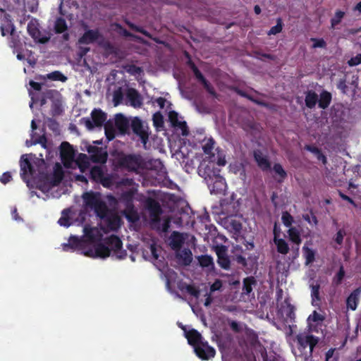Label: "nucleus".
<instances>
[{"label":"nucleus","mask_w":361,"mask_h":361,"mask_svg":"<svg viewBox=\"0 0 361 361\" xmlns=\"http://www.w3.org/2000/svg\"><path fill=\"white\" fill-rule=\"evenodd\" d=\"M84 206L86 209L94 210L101 219L99 228L85 226L84 235L79 238L71 235L68 243L62 244L66 252L80 250L88 257L106 258L110 255L121 259L126 252L122 250V243L116 235H111L102 243L104 234L110 231H116L121 226V218L116 214H109L107 207L102 195L97 192H86L82 195Z\"/></svg>","instance_id":"f257e3e1"},{"label":"nucleus","mask_w":361,"mask_h":361,"mask_svg":"<svg viewBox=\"0 0 361 361\" xmlns=\"http://www.w3.org/2000/svg\"><path fill=\"white\" fill-rule=\"evenodd\" d=\"M184 331L188 343L194 348L196 355L202 360H209L215 355V350L202 339L201 334L195 329L187 330L185 326H180Z\"/></svg>","instance_id":"f03ea898"},{"label":"nucleus","mask_w":361,"mask_h":361,"mask_svg":"<svg viewBox=\"0 0 361 361\" xmlns=\"http://www.w3.org/2000/svg\"><path fill=\"white\" fill-rule=\"evenodd\" d=\"M199 173L204 178L212 194L223 193L226 189L225 179L220 176L219 171L214 166H204L202 163L199 167Z\"/></svg>","instance_id":"7ed1b4c3"},{"label":"nucleus","mask_w":361,"mask_h":361,"mask_svg":"<svg viewBox=\"0 0 361 361\" xmlns=\"http://www.w3.org/2000/svg\"><path fill=\"white\" fill-rule=\"evenodd\" d=\"M61 157L64 166L67 168L78 166L82 173L90 168V158L86 154H80L75 160V152L68 142H63L61 145Z\"/></svg>","instance_id":"20e7f679"},{"label":"nucleus","mask_w":361,"mask_h":361,"mask_svg":"<svg viewBox=\"0 0 361 361\" xmlns=\"http://www.w3.org/2000/svg\"><path fill=\"white\" fill-rule=\"evenodd\" d=\"M146 208L151 226L158 231L166 232L169 228L170 219L169 217L160 218L161 208L158 202L152 199H147Z\"/></svg>","instance_id":"39448f33"},{"label":"nucleus","mask_w":361,"mask_h":361,"mask_svg":"<svg viewBox=\"0 0 361 361\" xmlns=\"http://www.w3.org/2000/svg\"><path fill=\"white\" fill-rule=\"evenodd\" d=\"M202 148L204 154V159L209 161L207 166H214L216 164L218 166H225L226 161L224 152L215 147V142L212 138H206L202 141Z\"/></svg>","instance_id":"423d86ee"},{"label":"nucleus","mask_w":361,"mask_h":361,"mask_svg":"<svg viewBox=\"0 0 361 361\" xmlns=\"http://www.w3.org/2000/svg\"><path fill=\"white\" fill-rule=\"evenodd\" d=\"M63 177V171L59 164H56L54 167V173L49 182L40 185V190L46 194L47 197L59 198L61 195V190H59L58 184Z\"/></svg>","instance_id":"0eeeda50"},{"label":"nucleus","mask_w":361,"mask_h":361,"mask_svg":"<svg viewBox=\"0 0 361 361\" xmlns=\"http://www.w3.org/2000/svg\"><path fill=\"white\" fill-rule=\"evenodd\" d=\"M130 126L129 120L121 114L115 116L113 120H109L104 126L105 134L109 140H113L116 132L124 133Z\"/></svg>","instance_id":"6e6552de"},{"label":"nucleus","mask_w":361,"mask_h":361,"mask_svg":"<svg viewBox=\"0 0 361 361\" xmlns=\"http://www.w3.org/2000/svg\"><path fill=\"white\" fill-rule=\"evenodd\" d=\"M20 176L21 178L27 182L29 185L27 178L31 177L35 178L37 173L35 166H37L32 154L22 155L20 161Z\"/></svg>","instance_id":"1a4fd4ad"},{"label":"nucleus","mask_w":361,"mask_h":361,"mask_svg":"<svg viewBox=\"0 0 361 361\" xmlns=\"http://www.w3.org/2000/svg\"><path fill=\"white\" fill-rule=\"evenodd\" d=\"M106 120V114L99 109H94L91 114L90 118H83L82 123L88 130L94 127H101Z\"/></svg>","instance_id":"9d476101"},{"label":"nucleus","mask_w":361,"mask_h":361,"mask_svg":"<svg viewBox=\"0 0 361 361\" xmlns=\"http://www.w3.org/2000/svg\"><path fill=\"white\" fill-rule=\"evenodd\" d=\"M133 132L140 137L145 148H146L149 133L147 123L137 117H135L130 122Z\"/></svg>","instance_id":"9b49d317"},{"label":"nucleus","mask_w":361,"mask_h":361,"mask_svg":"<svg viewBox=\"0 0 361 361\" xmlns=\"http://www.w3.org/2000/svg\"><path fill=\"white\" fill-rule=\"evenodd\" d=\"M90 176L92 178L98 183H101L106 188H111L113 185V177L106 176L104 168L102 166H94L91 168Z\"/></svg>","instance_id":"f8f14e48"},{"label":"nucleus","mask_w":361,"mask_h":361,"mask_svg":"<svg viewBox=\"0 0 361 361\" xmlns=\"http://www.w3.org/2000/svg\"><path fill=\"white\" fill-rule=\"evenodd\" d=\"M119 185L122 188V199L130 201L137 192V185L132 179L126 178L120 182Z\"/></svg>","instance_id":"ddd939ff"},{"label":"nucleus","mask_w":361,"mask_h":361,"mask_svg":"<svg viewBox=\"0 0 361 361\" xmlns=\"http://www.w3.org/2000/svg\"><path fill=\"white\" fill-rule=\"evenodd\" d=\"M298 342L303 350L308 348V354L312 355L314 347L318 343V339L310 333L304 332L298 336Z\"/></svg>","instance_id":"4468645a"},{"label":"nucleus","mask_w":361,"mask_h":361,"mask_svg":"<svg viewBox=\"0 0 361 361\" xmlns=\"http://www.w3.org/2000/svg\"><path fill=\"white\" fill-rule=\"evenodd\" d=\"M27 29L29 35L35 42L44 43L48 40L46 36L42 35L39 30L38 23L35 20H32L29 22Z\"/></svg>","instance_id":"2eb2a0df"},{"label":"nucleus","mask_w":361,"mask_h":361,"mask_svg":"<svg viewBox=\"0 0 361 361\" xmlns=\"http://www.w3.org/2000/svg\"><path fill=\"white\" fill-rule=\"evenodd\" d=\"M188 238V235L187 234L174 231L169 238V245L173 250L176 251L180 249Z\"/></svg>","instance_id":"dca6fc26"},{"label":"nucleus","mask_w":361,"mask_h":361,"mask_svg":"<svg viewBox=\"0 0 361 361\" xmlns=\"http://www.w3.org/2000/svg\"><path fill=\"white\" fill-rule=\"evenodd\" d=\"M169 119L173 126L180 129L182 135L185 136L188 134L186 123L183 121L182 118L176 112L170 111L169 113Z\"/></svg>","instance_id":"f3484780"},{"label":"nucleus","mask_w":361,"mask_h":361,"mask_svg":"<svg viewBox=\"0 0 361 361\" xmlns=\"http://www.w3.org/2000/svg\"><path fill=\"white\" fill-rule=\"evenodd\" d=\"M87 151L91 154L93 162L104 163L106 161L107 154L102 148H97L94 146H90Z\"/></svg>","instance_id":"a211bd4d"},{"label":"nucleus","mask_w":361,"mask_h":361,"mask_svg":"<svg viewBox=\"0 0 361 361\" xmlns=\"http://www.w3.org/2000/svg\"><path fill=\"white\" fill-rule=\"evenodd\" d=\"M11 47L14 48L13 52L16 53V57L18 60L21 61L26 59L27 63L32 66L36 63V59L35 57L32 56V52L30 51L26 50L23 51H19L17 49L16 44L14 41L11 42Z\"/></svg>","instance_id":"6ab92c4d"},{"label":"nucleus","mask_w":361,"mask_h":361,"mask_svg":"<svg viewBox=\"0 0 361 361\" xmlns=\"http://www.w3.org/2000/svg\"><path fill=\"white\" fill-rule=\"evenodd\" d=\"M122 164L130 171H137L141 165V159L135 155L126 156L123 158Z\"/></svg>","instance_id":"aec40b11"},{"label":"nucleus","mask_w":361,"mask_h":361,"mask_svg":"<svg viewBox=\"0 0 361 361\" xmlns=\"http://www.w3.org/2000/svg\"><path fill=\"white\" fill-rule=\"evenodd\" d=\"M223 283L219 279H216L210 286L209 292L205 294V301L204 305L208 307L211 305L213 301L212 294L216 291L222 290Z\"/></svg>","instance_id":"412c9836"},{"label":"nucleus","mask_w":361,"mask_h":361,"mask_svg":"<svg viewBox=\"0 0 361 361\" xmlns=\"http://www.w3.org/2000/svg\"><path fill=\"white\" fill-rule=\"evenodd\" d=\"M160 247H158L154 243L147 245L143 252V256L145 259H158L160 252Z\"/></svg>","instance_id":"4be33fe9"},{"label":"nucleus","mask_w":361,"mask_h":361,"mask_svg":"<svg viewBox=\"0 0 361 361\" xmlns=\"http://www.w3.org/2000/svg\"><path fill=\"white\" fill-rule=\"evenodd\" d=\"M311 290L312 305L314 307H319L321 303V297L319 293L320 285L318 283L310 285Z\"/></svg>","instance_id":"5701e85b"},{"label":"nucleus","mask_w":361,"mask_h":361,"mask_svg":"<svg viewBox=\"0 0 361 361\" xmlns=\"http://www.w3.org/2000/svg\"><path fill=\"white\" fill-rule=\"evenodd\" d=\"M1 35L5 36L8 34L13 35L14 27L11 20L8 18L5 14L4 17H1Z\"/></svg>","instance_id":"b1692460"},{"label":"nucleus","mask_w":361,"mask_h":361,"mask_svg":"<svg viewBox=\"0 0 361 361\" xmlns=\"http://www.w3.org/2000/svg\"><path fill=\"white\" fill-rule=\"evenodd\" d=\"M360 292L361 290L356 289L348 296L346 300L348 309H350L351 310H356Z\"/></svg>","instance_id":"393cba45"},{"label":"nucleus","mask_w":361,"mask_h":361,"mask_svg":"<svg viewBox=\"0 0 361 361\" xmlns=\"http://www.w3.org/2000/svg\"><path fill=\"white\" fill-rule=\"evenodd\" d=\"M31 128H32V133H31V140H27L25 144L27 147H30L33 145H36L37 143H39L42 145L43 147H46L45 142L46 139L44 136L40 137L39 139L35 138L33 131L37 128V126L35 124V120H32L31 122Z\"/></svg>","instance_id":"a878e982"},{"label":"nucleus","mask_w":361,"mask_h":361,"mask_svg":"<svg viewBox=\"0 0 361 361\" xmlns=\"http://www.w3.org/2000/svg\"><path fill=\"white\" fill-rule=\"evenodd\" d=\"M99 37V34L97 30H88L79 39L80 44H90L97 41Z\"/></svg>","instance_id":"bb28decb"},{"label":"nucleus","mask_w":361,"mask_h":361,"mask_svg":"<svg viewBox=\"0 0 361 361\" xmlns=\"http://www.w3.org/2000/svg\"><path fill=\"white\" fill-rule=\"evenodd\" d=\"M127 99L129 104L134 107H140L142 104V99L137 91L130 90L127 94Z\"/></svg>","instance_id":"cd10ccee"},{"label":"nucleus","mask_w":361,"mask_h":361,"mask_svg":"<svg viewBox=\"0 0 361 361\" xmlns=\"http://www.w3.org/2000/svg\"><path fill=\"white\" fill-rule=\"evenodd\" d=\"M147 167L157 172L160 176H164L166 173L165 168L160 159H152L149 161Z\"/></svg>","instance_id":"c85d7f7f"},{"label":"nucleus","mask_w":361,"mask_h":361,"mask_svg":"<svg viewBox=\"0 0 361 361\" xmlns=\"http://www.w3.org/2000/svg\"><path fill=\"white\" fill-rule=\"evenodd\" d=\"M176 252L177 257L181 260L184 264H189L192 261V252L188 248L178 250Z\"/></svg>","instance_id":"c756f323"},{"label":"nucleus","mask_w":361,"mask_h":361,"mask_svg":"<svg viewBox=\"0 0 361 361\" xmlns=\"http://www.w3.org/2000/svg\"><path fill=\"white\" fill-rule=\"evenodd\" d=\"M274 243L276 245L277 250L279 252H280L281 254H287L288 253V252L289 250L288 245L284 240L278 238L277 234H276V226L274 228Z\"/></svg>","instance_id":"7c9ffc66"},{"label":"nucleus","mask_w":361,"mask_h":361,"mask_svg":"<svg viewBox=\"0 0 361 361\" xmlns=\"http://www.w3.org/2000/svg\"><path fill=\"white\" fill-rule=\"evenodd\" d=\"M198 262L200 266L205 268L207 271H211L214 269V264L213 259L209 255H202L198 257Z\"/></svg>","instance_id":"2f4dec72"},{"label":"nucleus","mask_w":361,"mask_h":361,"mask_svg":"<svg viewBox=\"0 0 361 361\" xmlns=\"http://www.w3.org/2000/svg\"><path fill=\"white\" fill-rule=\"evenodd\" d=\"M254 157L259 166L261 169H262L263 170H266L269 168V163L266 157L262 154V152H261L259 150L255 151L254 152Z\"/></svg>","instance_id":"473e14b6"},{"label":"nucleus","mask_w":361,"mask_h":361,"mask_svg":"<svg viewBox=\"0 0 361 361\" xmlns=\"http://www.w3.org/2000/svg\"><path fill=\"white\" fill-rule=\"evenodd\" d=\"M318 102V96L317 94L312 91H309L305 97V104L306 106L309 108H313L315 106L316 104Z\"/></svg>","instance_id":"72a5a7b5"},{"label":"nucleus","mask_w":361,"mask_h":361,"mask_svg":"<svg viewBox=\"0 0 361 361\" xmlns=\"http://www.w3.org/2000/svg\"><path fill=\"white\" fill-rule=\"evenodd\" d=\"M331 99V94L324 91L321 93L319 99H318L319 106L322 109H326L330 104Z\"/></svg>","instance_id":"f704fd0d"},{"label":"nucleus","mask_w":361,"mask_h":361,"mask_svg":"<svg viewBox=\"0 0 361 361\" xmlns=\"http://www.w3.org/2000/svg\"><path fill=\"white\" fill-rule=\"evenodd\" d=\"M44 78L61 82H65L67 80V78L60 71H54L50 73H48L45 76H44Z\"/></svg>","instance_id":"c9c22d12"},{"label":"nucleus","mask_w":361,"mask_h":361,"mask_svg":"<svg viewBox=\"0 0 361 361\" xmlns=\"http://www.w3.org/2000/svg\"><path fill=\"white\" fill-rule=\"evenodd\" d=\"M288 235H289L290 240L293 243H294L297 245L300 244V243H301L300 234L299 231L296 228H294V227L290 228L288 230Z\"/></svg>","instance_id":"e433bc0d"},{"label":"nucleus","mask_w":361,"mask_h":361,"mask_svg":"<svg viewBox=\"0 0 361 361\" xmlns=\"http://www.w3.org/2000/svg\"><path fill=\"white\" fill-rule=\"evenodd\" d=\"M255 280L252 277H248L243 281V294L249 295L252 291V285Z\"/></svg>","instance_id":"4c0bfd02"},{"label":"nucleus","mask_w":361,"mask_h":361,"mask_svg":"<svg viewBox=\"0 0 361 361\" xmlns=\"http://www.w3.org/2000/svg\"><path fill=\"white\" fill-rule=\"evenodd\" d=\"M193 72H194V74L195 75V77L202 82V84L204 85V87L206 88V90L210 92L211 94H213V90H212V88L211 87V86L208 84V82H207V80L204 78L203 75H202V73L197 70V68L196 67H193Z\"/></svg>","instance_id":"58836bf2"},{"label":"nucleus","mask_w":361,"mask_h":361,"mask_svg":"<svg viewBox=\"0 0 361 361\" xmlns=\"http://www.w3.org/2000/svg\"><path fill=\"white\" fill-rule=\"evenodd\" d=\"M273 170L276 175H277L279 177L276 178L277 180L279 182H282L284 178L286 177V172L283 169L281 165L276 164L274 166Z\"/></svg>","instance_id":"ea45409f"},{"label":"nucleus","mask_w":361,"mask_h":361,"mask_svg":"<svg viewBox=\"0 0 361 361\" xmlns=\"http://www.w3.org/2000/svg\"><path fill=\"white\" fill-rule=\"evenodd\" d=\"M226 223L228 224L231 228L235 231H239L241 229L242 226L240 222L233 216L228 217L226 219Z\"/></svg>","instance_id":"a19ab883"},{"label":"nucleus","mask_w":361,"mask_h":361,"mask_svg":"<svg viewBox=\"0 0 361 361\" xmlns=\"http://www.w3.org/2000/svg\"><path fill=\"white\" fill-rule=\"evenodd\" d=\"M67 29L66 20L61 18H58L55 23V30L58 33H63Z\"/></svg>","instance_id":"79ce46f5"},{"label":"nucleus","mask_w":361,"mask_h":361,"mask_svg":"<svg viewBox=\"0 0 361 361\" xmlns=\"http://www.w3.org/2000/svg\"><path fill=\"white\" fill-rule=\"evenodd\" d=\"M125 216L130 222H135L139 219V214L134 209H129L125 212Z\"/></svg>","instance_id":"37998d69"},{"label":"nucleus","mask_w":361,"mask_h":361,"mask_svg":"<svg viewBox=\"0 0 361 361\" xmlns=\"http://www.w3.org/2000/svg\"><path fill=\"white\" fill-rule=\"evenodd\" d=\"M153 123L156 128L159 129L163 127L164 121L163 116L159 112H157L154 114L153 117Z\"/></svg>","instance_id":"c03bdc74"},{"label":"nucleus","mask_w":361,"mask_h":361,"mask_svg":"<svg viewBox=\"0 0 361 361\" xmlns=\"http://www.w3.org/2000/svg\"><path fill=\"white\" fill-rule=\"evenodd\" d=\"M304 256L306 259V263H312L314 259V252L307 247H303Z\"/></svg>","instance_id":"a18cd8bd"},{"label":"nucleus","mask_w":361,"mask_h":361,"mask_svg":"<svg viewBox=\"0 0 361 361\" xmlns=\"http://www.w3.org/2000/svg\"><path fill=\"white\" fill-rule=\"evenodd\" d=\"M344 15L345 13L341 11H338L336 12L335 16H334V18H332L331 20L332 28H335L336 26L341 23Z\"/></svg>","instance_id":"49530a36"},{"label":"nucleus","mask_w":361,"mask_h":361,"mask_svg":"<svg viewBox=\"0 0 361 361\" xmlns=\"http://www.w3.org/2000/svg\"><path fill=\"white\" fill-rule=\"evenodd\" d=\"M58 223L61 226L68 227L71 223L69 221V216L66 211H63L61 217L59 219Z\"/></svg>","instance_id":"de8ad7c7"},{"label":"nucleus","mask_w":361,"mask_h":361,"mask_svg":"<svg viewBox=\"0 0 361 361\" xmlns=\"http://www.w3.org/2000/svg\"><path fill=\"white\" fill-rule=\"evenodd\" d=\"M126 71L130 73L131 75L137 77L141 75V74L142 73V68L134 65L129 66L127 68Z\"/></svg>","instance_id":"09e8293b"},{"label":"nucleus","mask_w":361,"mask_h":361,"mask_svg":"<svg viewBox=\"0 0 361 361\" xmlns=\"http://www.w3.org/2000/svg\"><path fill=\"white\" fill-rule=\"evenodd\" d=\"M345 276V271L343 267H340L338 272L333 279V283L336 285H338L341 283Z\"/></svg>","instance_id":"8fccbe9b"},{"label":"nucleus","mask_w":361,"mask_h":361,"mask_svg":"<svg viewBox=\"0 0 361 361\" xmlns=\"http://www.w3.org/2000/svg\"><path fill=\"white\" fill-rule=\"evenodd\" d=\"M282 30V23H281V20L280 18H279L277 20V24L272 27L269 31L268 32V35H276L279 32H281Z\"/></svg>","instance_id":"3c124183"},{"label":"nucleus","mask_w":361,"mask_h":361,"mask_svg":"<svg viewBox=\"0 0 361 361\" xmlns=\"http://www.w3.org/2000/svg\"><path fill=\"white\" fill-rule=\"evenodd\" d=\"M185 290L189 294L194 296L195 298H199L200 290L195 286L192 285H187L185 287Z\"/></svg>","instance_id":"603ef678"},{"label":"nucleus","mask_w":361,"mask_h":361,"mask_svg":"<svg viewBox=\"0 0 361 361\" xmlns=\"http://www.w3.org/2000/svg\"><path fill=\"white\" fill-rule=\"evenodd\" d=\"M307 149L313 152L314 154H315L317 155V159L322 160L324 164L326 163V157L319 152V150L317 148L307 146Z\"/></svg>","instance_id":"864d4df0"},{"label":"nucleus","mask_w":361,"mask_h":361,"mask_svg":"<svg viewBox=\"0 0 361 361\" xmlns=\"http://www.w3.org/2000/svg\"><path fill=\"white\" fill-rule=\"evenodd\" d=\"M281 219H282V222L283 224L287 226V227H289L290 226V225L292 224V222H293V217L291 216V215L290 214H288V212H283V214H282V217H281Z\"/></svg>","instance_id":"5fc2aeb1"},{"label":"nucleus","mask_w":361,"mask_h":361,"mask_svg":"<svg viewBox=\"0 0 361 361\" xmlns=\"http://www.w3.org/2000/svg\"><path fill=\"white\" fill-rule=\"evenodd\" d=\"M323 320V317L317 313L316 311H314L312 314L308 317L307 321L310 324H311L312 322H321Z\"/></svg>","instance_id":"6e6d98bb"},{"label":"nucleus","mask_w":361,"mask_h":361,"mask_svg":"<svg viewBox=\"0 0 361 361\" xmlns=\"http://www.w3.org/2000/svg\"><path fill=\"white\" fill-rule=\"evenodd\" d=\"M46 123L47 126L54 132L58 133L59 131V126L54 120L48 119Z\"/></svg>","instance_id":"4d7b16f0"},{"label":"nucleus","mask_w":361,"mask_h":361,"mask_svg":"<svg viewBox=\"0 0 361 361\" xmlns=\"http://www.w3.org/2000/svg\"><path fill=\"white\" fill-rule=\"evenodd\" d=\"M218 263L222 268L225 269L229 268L230 261L228 256H226L224 257H221L219 259H218Z\"/></svg>","instance_id":"13d9d810"},{"label":"nucleus","mask_w":361,"mask_h":361,"mask_svg":"<svg viewBox=\"0 0 361 361\" xmlns=\"http://www.w3.org/2000/svg\"><path fill=\"white\" fill-rule=\"evenodd\" d=\"M226 248L225 246H223V245H221V246H216L215 247V252L218 256V259H219L220 257H226L227 256V254H226Z\"/></svg>","instance_id":"bf43d9fd"},{"label":"nucleus","mask_w":361,"mask_h":361,"mask_svg":"<svg viewBox=\"0 0 361 361\" xmlns=\"http://www.w3.org/2000/svg\"><path fill=\"white\" fill-rule=\"evenodd\" d=\"M152 103L154 106L157 104L160 109H163L168 102L162 97H159L154 100H152Z\"/></svg>","instance_id":"052dcab7"},{"label":"nucleus","mask_w":361,"mask_h":361,"mask_svg":"<svg viewBox=\"0 0 361 361\" xmlns=\"http://www.w3.org/2000/svg\"><path fill=\"white\" fill-rule=\"evenodd\" d=\"M312 41L314 42L312 44L313 48H322L326 46V42L322 39H312Z\"/></svg>","instance_id":"680f3d73"},{"label":"nucleus","mask_w":361,"mask_h":361,"mask_svg":"<svg viewBox=\"0 0 361 361\" xmlns=\"http://www.w3.org/2000/svg\"><path fill=\"white\" fill-rule=\"evenodd\" d=\"M361 63V54H357L355 57H353L348 61V64L350 66H357Z\"/></svg>","instance_id":"e2e57ef3"},{"label":"nucleus","mask_w":361,"mask_h":361,"mask_svg":"<svg viewBox=\"0 0 361 361\" xmlns=\"http://www.w3.org/2000/svg\"><path fill=\"white\" fill-rule=\"evenodd\" d=\"M11 178H12V177H11V173L9 172H5L0 177V181L2 183L6 184V183H8L11 180Z\"/></svg>","instance_id":"0e129e2a"},{"label":"nucleus","mask_w":361,"mask_h":361,"mask_svg":"<svg viewBox=\"0 0 361 361\" xmlns=\"http://www.w3.org/2000/svg\"><path fill=\"white\" fill-rule=\"evenodd\" d=\"M344 235H345V232L343 230H339L337 233H336V242L341 245L343 240V238H344Z\"/></svg>","instance_id":"69168bd1"},{"label":"nucleus","mask_w":361,"mask_h":361,"mask_svg":"<svg viewBox=\"0 0 361 361\" xmlns=\"http://www.w3.org/2000/svg\"><path fill=\"white\" fill-rule=\"evenodd\" d=\"M334 353V349L329 350L326 353V360L325 361H336L335 359L331 360L333 357Z\"/></svg>","instance_id":"338daca9"},{"label":"nucleus","mask_w":361,"mask_h":361,"mask_svg":"<svg viewBox=\"0 0 361 361\" xmlns=\"http://www.w3.org/2000/svg\"><path fill=\"white\" fill-rule=\"evenodd\" d=\"M30 85L35 90L39 91L41 90V84L35 81L31 80L30 82Z\"/></svg>","instance_id":"774afa93"}]
</instances>
